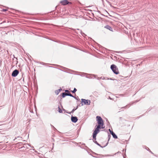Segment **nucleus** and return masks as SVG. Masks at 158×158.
Here are the masks:
<instances>
[{
  "label": "nucleus",
  "instance_id": "nucleus-12",
  "mask_svg": "<svg viewBox=\"0 0 158 158\" xmlns=\"http://www.w3.org/2000/svg\"><path fill=\"white\" fill-rule=\"evenodd\" d=\"M77 89L75 88H74L73 90L72 91V92L73 93H75L77 91Z\"/></svg>",
  "mask_w": 158,
  "mask_h": 158
},
{
  "label": "nucleus",
  "instance_id": "nucleus-14",
  "mask_svg": "<svg viewBox=\"0 0 158 158\" xmlns=\"http://www.w3.org/2000/svg\"><path fill=\"white\" fill-rule=\"evenodd\" d=\"M109 131H110V133L111 134H112V133H114L113 131H111L110 129L109 130Z\"/></svg>",
  "mask_w": 158,
  "mask_h": 158
},
{
  "label": "nucleus",
  "instance_id": "nucleus-13",
  "mask_svg": "<svg viewBox=\"0 0 158 158\" xmlns=\"http://www.w3.org/2000/svg\"><path fill=\"white\" fill-rule=\"evenodd\" d=\"M68 96H70L71 97H73V96L72 95V94L70 93H69V94L68 93Z\"/></svg>",
  "mask_w": 158,
  "mask_h": 158
},
{
  "label": "nucleus",
  "instance_id": "nucleus-2",
  "mask_svg": "<svg viewBox=\"0 0 158 158\" xmlns=\"http://www.w3.org/2000/svg\"><path fill=\"white\" fill-rule=\"evenodd\" d=\"M110 68L114 73L117 74L119 73L118 68L114 64L111 65Z\"/></svg>",
  "mask_w": 158,
  "mask_h": 158
},
{
  "label": "nucleus",
  "instance_id": "nucleus-6",
  "mask_svg": "<svg viewBox=\"0 0 158 158\" xmlns=\"http://www.w3.org/2000/svg\"><path fill=\"white\" fill-rule=\"evenodd\" d=\"M71 119L72 121L74 123L76 122L77 121V118L76 117L72 116L71 118Z\"/></svg>",
  "mask_w": 158,
  "mask_h": 158
},
{
  "label": "nucleus",
  "instance_id": "nucleus-8",
  "mask_svg": "<svg viewBox=\"0 0 158 158\" xmlns=\"http://www.w3.org/2000/svg\"><path fill=\"white\" fill-rule=\"evenodd\" d=\"M62 90V89H59L58 90H56L55 91V93L57 94L58 95L59 93Z\"/></svg>",
  "mask_w": 158,
  "mask_h": 158
},
{
  "label": "nucleus",
  "instance_id": "nucleus-15",
  "mask_svg": "<svg viewBox=\"0 0 158 158\" xmlns=\"http://www.w3.org/2000/svg\"><path fill=\"white\" fill-rule=\"evenodd\" d=\"M65 92L69 93V91L68 90H65Z\"/></svg>",
  "mask_w": 158,
  "mask_h": 158
},
{
  "label": "nucleus",
  "instance_id": "nucleus-3",
  "mask_svg": "<svg viewBox=\"0 0 158 158\" xmlns=\"http://www.w3.org/2000/svg\"><path fill=\"white\" fill-rule=\"evenodd\" d=\"M81 102L84 103L85 105H89L90 104V100H87L85 99H81Z\"/></svg>",
  "mask_w": 158,
  "mask_h": 158
},
{
  "label": "nucleus",
  "instance_id": "nucleus-1",
  "mask_svg": "<svg viewBox=\"0 0 158 158\" xmlns=\"http://www.w3.org/2000/svg\"><path fill=\"white\" fill-rule=\"evenodd\" d=\"M96 118L98 125L95 128L93 133V138L95 139H96L97 135L100 131V129H103L105 127L103 121L101 117L99 116H97L96 117Z\"/></svg>",
  "mask_w": 158,
  "mask_h": 158
},
{
  "label": "nucleus",
  "instance_id": "nucleus-10",
  "mask_svg": "<svg viewBox=\"0 0 158 158\" xmlns=\"http://www.w3.org/2000/svg\"><path fill=\"white\" fill-rule=\"evenodd\" d=\"M68 93H62V97L63 98H64L66 96H68Z\"/></svg>",
  "mask_w": 158,
  "mask_h": 158
},
{
  "label": "nucleus",
  "instance_id": "nucleus-9",
  "mask_svg": "<svg viewBox=\"0 0 158 158\" xmlns=\"http://www.w3.org/2000/svg\"><path fill=\"white\" fill-rule=\"evenodd\" d=\"M113 136V137L115 139H117L118 138L117 136H116V135L114 133H112L111 134Z\"/></svg>",
  "mask_w": 158,
  "mask_h": 158
},
{
  "label": "nucleus",
  "instance_id": "nucleus-5",
  "mask_svg": "<svg viewBox=\"0 0 158 158\" xmlns=\"http://www.w3.org/2000/svg\"><path fill=\"white\" fill-rule=\"evenodd\" d=\"M69 3V2L68 1V0H63L60 2V3L63 5H65Z\"/></svg>",
  "mask_w": 158,
  "mask_h": 158
},
{
  "label": "nucleus",
  "instance_id": "nucleus-7",
  "mask_svg": "<svg viewBox=\"0 0 158 158\" xmlns=\"http://www.w3.org/2000/svg\"><path fill=\"white\" fill-rule=\"evenodd\" d=\"M104 27L107 29L109 30L110 31H113V29L109 25H106Z\"/></svg>",
  "mask_w": 158,
  "mask_h": 158
},
{
  "label": "nucleus",
  "instance_id": "nucleus-4",
  "mask_svg": "<svg viewBox=\"0 0 158 158\" xmlns=\"http://www.w3.org/2000/svg\"><path fill=\"white\" fill-rule=\"evenodd\" d=\"M19 73V71L18 70L15 69L14 70L12 73V76L13 77H16Z\"/></svg>",
  "mask_w": 158,
  "mask_h": 158
},
{
  "label": "nucleus",
  "instance_id": "nucleus-11",
  "mask_svg": "<svg viewBox=\"0 0 158 158\" xmlns=\"http://www.w3.org/2000/svg\"><path fill=\"white\" fill-rule=\"evenodd\" d=\"M58 108L59 112L60 113H62V110L59 106L58 107Z\"/></svg>",
  "mask_w": 158,
  "mask_h": 158
}]
</instances>
